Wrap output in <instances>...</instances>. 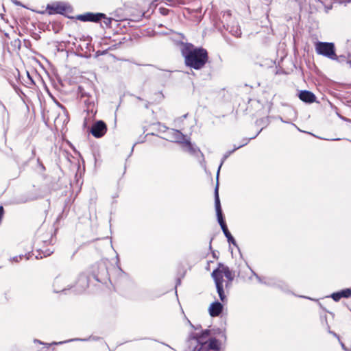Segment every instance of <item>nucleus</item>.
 Instances as JSON below:
<instances>
[{"label": "nucleus", "instance_id": "f257e3e1", "mask_svg": "<svg viewBox=\"0 0 351 351\" xmlns=\"http://www.w3.org/2000/svg\"><path fill=\"white\" fill-rule=\"evenodd\" d=\"M181 53L184 58L185 64L196 70L202 69L208 60V52L205 49L195 47L191 44H184Z\"/></svg>", "mask_w": 351, "mask_h": 351}, {"label": "nucleus", "instance_id": "f03ea898", "mask_svg": "<svg viewBox=\"0 0 351 351\" xmlns=\"http://www.w3.org/2000/svg\"><path fill=\"white\" fill-rule=\"evenodd\" d=\"M223 276L228 279V282H226L225 285L226 287L228 288L234 279V275L227 266L219 264V267L213 271L212 277L215 280L219 297L221 301L225 303L227 302V297L225 294L223 287Z\"/></svg>", "mask_w": 351, "mask_h": 351}, {"label": "nucleus", "instance_id": "7ed1b4c3", "mask_svg": "<svg viewBox=\"0 0 351 351\" xmlns=\"http://www.w3.org/2000/svg\"><path fill=\"white\" fill-rule=\"evenodd\" d=\"M315 49L316 53L319 55L326 57L330 60H339L333 43L318 41L315 44Z\"/></svg>", "mask_w": 351, "mask_h": 351}, {"label": "nucleus", "instance_id": "20e7f679", "mask_svg": "<svg viewBox=\"0 0 351 351\" xmlns=\"http://www.w3.org/2000/svg\"><path fill=\"white\" fill-rule=\"evenodd\" d=\"M203 332L200 335H191L187 341L186 351H203Z\"/></svg>", "mask_w": 351, "mask_h": 351}, {"label": "nucleus", "instance_id": "39448f33", "mask_svg": "<svg viewBox=\"0 0 351 351\" xmlns=\"http://www.w3.org/2000/svg\"><path fill=\"white\" fill-rule=\"evenodd\" d=\"M215 204L218 222L223 230V234H225L229 230L223 218V214L218 193V185H217L215 190Z\"/></svg>", "mask_w": 351, "mask_h": 351}, {"label": "nucleus", "instance_id": "423d86ee", "mask_svg": "<svg viewBox=\"0 0 351 351\" xmlns=\"http://www.w3.org/2000/svg\"><path fill=\"white\" fill-rule=\"evenodd\" d=\"M210 331L206 330L203 331L204 342H203V351H215L219 350V343L215 338H210Z\"/></svg>", "mask_w": 351, "mask_h": 351}, {"label": "nucleus", "instance_id": "0eeeda50", "mask_svg": "<svg viewBox=\"0 0 351 351\" xmlns=\"http://www.w3.org/2000/svg\"><path fill=\"white\" fill-rule=\"evenodd\" d=\"M173 135L174 136V139L176 142L183 144L184 147V150L191 154H194L195 152V148H193L191 142L186 138V136L180 132L179 130H172Z\"/></svg>", "mask_w": 351, "mask_h": 351}, {"label": "nucleus", "instance_id": "6e6552de", "mask_svg": "<svg viewBox=\"0 0 351 351\" xmlns=\"http://www.w3.org/2000/svg\"><path fill=\"white\" fill-rule=\"evenodd\" d=\"M107 132L106 124L103 121H97L91 127L90 133L95 138H101Z\"/></svg>", "mask_w": 351, "mask_h": 351}, {"label": "nucleus", "instance_id": "1a4fd4ad", "mask_svg": "<svg viewBox=\"0 0 351 351\" xmlns=\"http://www.w3.org/2000/svg\"><path fill=\"white\" fill-rule=\"evenodd\" d=\"M104 16V14L102 13H90L88 12L84 14L79 15L77 19L82 21H92L98 22L101 19V17Z\"/></svg>", "mask_w": 351, "mask_h": 351}, {"label": "nucleus", "instance_id": "9d476101", "mask_svg": "<svg viewBox=\"0 0 351 351\" xmlns=\"http://www.w3.org/2000/svg\"><path fill=\"white\" fill-rule=\"evenodd\" d=\"M299 98L306 103H313L315 101V95L308 90H301L299 93Z\"/></svg>", "mask_w": 351, "mask_h": 351}, {"label": "nucleus", "instance_id": "9b49d317", "mask_svg": "<svg viewBox=\"0 0 351 351\" xmlns=\"http://www.w3.org/2000/svg\"><path fill=\"white\" fill-rule=\"evenodd\" d=\"M208 310L210 316L217 317L221 313L223 305L219 302H214L210 305Z\"/></svg>", "mask_w": 351, "mask_h": 351}, {"label": "nucleus", "instance_id": "f8f14e48", "mask_svg": "<svg viewBox=\"0 0 351 351\" xmlns=\"http://www.w3.org/2000/svg\"><path fill=\"white\" fill-rule=\"evenodd\" d=\"M350 297H351V289H346L331 295V298L336 302L339 301L342 298H348Z\"/></svg>", "mask_w": 351, "mask_h": 351}, {"label": "nucleus", "instance_id": "ddd939ff", "mask_svg": "<svg viewBox=\"0 0 351 351\" xmlns=\"http://www.w3.org/2000/svg\"><path fill=\"white\" fill-rule=\"evenodd\" d=\"M48 8L53 10L56 13L63 14L66 12L67 7L63 3H57L51 6L48 5Z\"/></svg>", "mask_w": 351, "mask_h": 351}, {"label": "nucleus", "instance_id": "4468645a", "mask_svg": "<svg viewBox=\"0 0 351 351\" xmlns=\"http://www.w3.org/2000/svg\"><path fill=\"white\" fill-rule=\"evenodd\" d=\"M79 93L80 94L81 98L88 97L87 99L84 100V102L86 105H87L89 107L92 104H93V101L89 100L90 96L88 93H86L84 91V90L81 87H79Z\"/></svg>", "mask_w": 351, "mask_h": 351}, {"label": "nucleus", "instance_id": "2eb2a0df", "mask_svg": "<svg viewBox=\"0 0 351 351\" xmlns=\"http://www.w3.org/2000/svg\"><path fill=\"white\" fill-rule=\"evenodd\" d=\"M245 145V144H243V145ZM242 146H243V145H239V146H238V147H235V148H234V149H232V151H229V152H226V153L224 154V156H223V158H222V160H221V164H220V165H219V169H218L217 176L219 175V170H220V169H221V166H222L223 163L224 162V161H225V160H226L229 157V156H230L232 153H233L236 149H239V148L241 147Z\"/></svg>", "mask_w": 351, "mask_h": 351}, {"label": "nucleus", "instance_id": "dca6fc26", "mask_svg": "<svg viewBox=\"0 0 351 351\" xmlns=\"http://www.w3.org/2000/svg\"><path fill=\"white\" fill-rule=\"evenodd\" d=\"M224 234L230 243H232L234 245L237 246L236 241L229 231H228V232L225 233Z\"/></svg>", "mask_w": 351, "mask_h": 351}, {"label": "nucleus", "instance_id": "f3484780", "mask_svg": "<svg viewBox=\"0 0 351 351\" xmlns=\"http://www.w3.org/2000/svg\"><path fill=\"white\" fill-rule=\"evenodd\" d=\"M101 19H104V23L107 27H110L112 21V19L107 17L105 14L104 16H102Z\"/></svg>", "mask_w": 351, "mask_h": 351}, {"label": "nucleus", "instance_id": "a211bd4d", "mask_svg": "<svg viewBox=\"0 0 351 351\" xmlns=\"http://www.w3.org/2000/svg\"><path fill=\"white\" fill-rule=\"evenodd\" d=\"M159 12H160V13L162 15L166 16V15H167L169 14V10L167 8H159Z\"/></svg>", "mask_w": 351, "mask_h": 351}, {"label": "nucleus", "instance_id": "6ab92c4d", "mask_svg": "<svg viewBox=\"0 0 351 351\" xmlns=\"http://www.w3.org/2000/svg\"><path fill=\"white\" fill-rule=\"evenodd\" d=\"M231 32H232V34L236 36L237 37H239L241 34V32L239 29L237 28L235 31L233 32V30H230Z\"/></svg>", "mask_w": 351, "mask_h": 351}, {"label": "nucleus", "instance_id": "aec40b11", "mask_svg": "<svg viewBox=\"0 0 351 351\" xmlns=\"http://www.w3.org/2000/svg\"><path fill=\"white\" fill-rule=\"evenodd\" d=\"M23 256H14L12 258V261L15 262H19L20 260H22Z\"/></svg>", "mask_w": 351, "mask_h": 351}, {"label": "nucleus", "instance_id": "412c9836", "mask_svg": "<svg viewBox=\"0 0 351 351\" xmlns=\"http://www.w3.org/2000/svg\"><path fill=\"white\" fill-rule=\"evenodd\" d=\"M63 342H59V343H57V342H53L51 344H54V345H57V344H60V343H62Z\"/></svg>", "mask_w": 351, "mask_h": 351}, {"label": "nucleus", "instance_id": "4be33fe9", "mask_svg": "<svg viewBox=\"0 0 351 351\" xmlns=\"http://www.w3.org/2000/svg\"><path fill=\"white\" fill-rule=\"evenodd\" d=\"M256 278H258V280H259V282H261V278H260V277H259V276H256Z\"/></svg>", "mask_w": 351, "mask_h": 351}, {"label": "nucleus", "instance_id": "5701e85b", "mask_svg": "<svg viewBox=\"0 0 351 351\" xmlns=\"http://www.w3.org/2000/svg\"><path fill=\"white\" fill-rule=\"evenodd\" d=\"M40 344H44V343L41 342L40 341H37Z\"/></svg>", "mask_w": 351, "mask_h": 351}, {"label": "nucleus", "instance_id": "b1692460", "mask_svg": "<svg viewBox=\"0 0 351 351\" xmlns=\"http://www.w3.org/2000/svg\"><path fill=\"white\" fill-rule=\"evenodd\" d=\"M341 346H342V348H343V349H345V346H344V344H343V343H342V344H341Z\"/></svg>", "mask_w": 351, "mask_h": 351}, {"label": "nucleus", "instance_id": "393cba45", "mask_svg": "<svg viewBox=\"0 0 351 351\" xmlns=\"http://www.w3.org/2000/svg\"><path fill=\"white\" fill-rule=\"evenodd\" d=\"M51 252L47 253L46 256H49V255H50V254H51Z\"/></svg>", "mask_w": 351, "mask_h": 351}]
</instances>
